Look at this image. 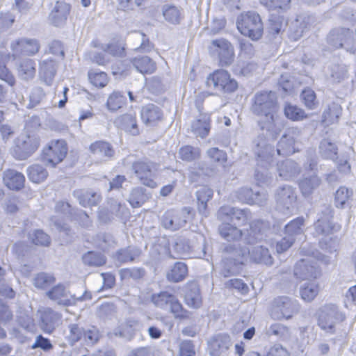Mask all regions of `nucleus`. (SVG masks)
Segmentation results:
<instances>
[{
	"label": "nucleus",
	"instance_id": "obj_1",
	"mask_svg": "<svg viewBox=\"0 0 356 356\" xmlns=\"http://www.w3.org/2000/svg\"><path fill=\"white\" fill-rule=\"evenodd\" d=\"M243 248L233 243H224L221 249L225 254L222 260L221 274L225 277L238 274L245 262L250 261L270 266L273 264V258L268 248L263 245H254Z\"/></svg>",
	"mask_w": 356,
	"mask_h": 356
},
{
	"label": "nucleus",
	"instance_id": "obj_2",
	"mask_svg": "<svg viewBox=\"0 0 356 356\" xmlns=\"http://www.w3.org/2000/svg\"><path fill=\"white\" fill-rule=\"evenodd\" d=\"M251 110L259 118L258 124L262 131L274 138L279 135L281 128L278 124L276 94L272 91L257 92L253 99Z\"/></svg>",
	"mask_w": 356,
	"mask_h": 356
},
{
	"label": "nucleus",
	"instance_id": "obj_3",
	"mask_svg": "<svg viewBox=\"0 0 356 356\" xmlns=\"http://www.w3.org/2000/svg\"><path fill=\"white\" fill-rule=\"evenodd\" d=\"M269 228V223L261 220H252L250 223V228L244 231L238 228L236 225L222 221L218 227V232L220 236L227 241L242 239L245 245H254L265 240Z\"/></svg>",
	"mask_w": 356,
	"mask_h": 356
},
{
	"label": "nucleus",
	"instance_id": "obj_4",
	"mask_svg": "<svg viewBox=\"0 0 356 356\" xmlns=\"http://www.w3.org/2000/svg\"><path fill=\"white\" fill-rule=\"evenodd\" d=\"M313 258L325 263H328L329 261L327 257L323 255L317 250L312 251L311 253H309L307 258L301 259L296 263L294 267V275L296 278L302 280L312 281L320 276L321 270L318 268L317 261H314Z\"/></svg>",
	"mask_w": 356,
	"mask_h": 356
},
{
	"label": "nucleus",
	"instance_id": "obj_5",
	"mask_svg": "<svg viewBox=\"0 0 356 356\" xmlns=\"http://www.w3.org/2000/svg\"><path fill=\"white\" fill-rule=\"evenodd\" d=\"M206 84L209 89L218 95L231 94L238 88V82L224 70H217L210 74Z\"/></svg>",
	"mask_w": 356,
	"mask_h": 356
},
{
	"label": "nucleus",
	"instance_id": "obj_6",
	"mask_svg": "<svg viewBox=\"0 0 356 356\" xmlns=\"http://www.w3.org/2000/svg\"><path fill=\"white\" fill-rule=\"evenodd\" d=\"M236 25L241 34L252 40H257L262 35L263 24L259 15L254 11L241 13L238 17Z\"/></svg>",
	"mask_w": 356,
	"mask_h": 356
},
{
	"label": "nucleus",
	"instance_id": "obj_7",
	"mask_svg": "<svg viewBox=\"0 0 356 356\" xmlns=\"http://www.w3.org/2000/svg\"><path fill=\"white\" fill-rule=\"evenodd\" d=\"M68 332L65 337L70 346L81 341L87 346H93L100 338L98 329L94 326L83 328L78 323H70L67 326Z\"/></svg>",
	"mask_w": 356,
	"mask_h": 356
},
{
	"label": "nucleus",
	"instance_id": "obj_8",
	"mask_svg": "<svg viewBox=\"0 0 356 356\" xmlns=\"http://www.w3.org/2000/svg\"><path fill=\"white\" fill-rule=\"evenodd\" d=\"M152 300L156 307L168 311L175 318L185 319L188 317V312L183 307L178 298L172 293L162 291L154 294Z\"/></svg>",
	"mask_w": 356,
	"mask_h": 356
},
{
	"label": "nucleus",
	"instance_id": "obj_9",
	"mask_svg": "<svg viewBox=\"0 0 356 356\" xmlns=\"http://www.w3.org/2000/svg\"><path fill=\"white\" fill-rule=\"evenodd\" d=\"M327 44L334 49L343 48L346 51L356 53V41L353 32L346 28L332 29L327 37Z\"/></svg>",
	"mask_w": 356,
	"mask_h": 356
},
{
	"label": "nucleus",
	"instance_id": "obj_10",
	"mask_svg": "<svg viewBox=\"0 0 356 356\" xmlns=\"http://www.w3.org/2000/svg\"><path fill=\"white\" fill-rule=\"evenodd\" d=\"M47 296L59 305L70 306L76 301H83L91 299V295L86 291L82 296L76 297L71 293L68 288L63 284H58L46 293Z\"/></svg>",
	"mask_w": 356,
	"mask_h": 356
},
{
	"label": "nucleus",
	"instance_id": "obj_11",
	"mask_svg": "<svg viewBox=\"0 0 356 356\" xmlns=\"http://www.w3.org/2000/svg\"><path fill=\"white\" fill-rule=\"evenodd\" d=\"M191 211L192 209L190 207H184L179 210H168L161 218V225L166 229L178 230L184 227L191 218Z\"/></svg>",
	"mask_w": 356,
	"mask_h": 356
},
{
	"label": "nucleus",
	"instance_id": "obj_12",
	"mask_svg": "<svg viewBox=\"0 0 356 356\" xmlns=\"http://www.w3.org/2000/svg\"><path fill=\"white\" fill-rule=\"evenodd\" d=\"M276 209L284 214L291 213L297 202L296 189L289 185H284L279 187L275 194Z\"/></svg>",
	"mask_w": 356,
	"mask_h": 356
},
{
	"label": "nucleus",
	"instance_id": "obj_13",
	"mask_svg": "<svg viewBox=\"0 0 356 356\" xmlns=\"http://www.w3.org/2000/svg\"><path fill=\"white\" fill-rule=\"evenodd\" d=\"M300 305L298 302L288 296H279L274 299L272 316L274 318L289 320L298 313Z\"/></svg>",
	"mask_w": 356,
	"mask_h": 356
},
{
	"label": "nucleus",
	"instance_id": "obj_14",
	"mask_svg": "<svg viewBox=\"0 0 356 356\" xmlns=\"http://www.w3.org/2000/svg\"><path fill=\"white\" fill-rule=\"evenodd\" d=\"M345 318L343 314L339 312L334 305H326L319 311L318 324L327 333L333 334L335 325Z\"/></svg>",
	"mask_w": 356,
	"mask_h": 356
},
{
	"label": "nucleus",
	"instance_id": "obj_15",
	"mask_svg": "<svg viewBox=\"0 0 356 356\" xmlns=\"http://www.w3.org/2000/svg\"><path fill=\"white\" fill-rule=\"evenodd\" d=\"M132 170L142 184L151 188L157 186L155 181L157 171L156 163L147 160L138 161L132 164Z\"/></svg>",
	"mask_w": 356,
	"mask_h": 356
},
{
	"label": "nucleus",
	"instance_id": "obj_16",
	"mask_svg": "<svg viewBox=\"0 0 356 356\" xmlns=\"http://www.w3.org/2000/svg\"><path fill=\"white\" fill-rule=\"evenodd\" d=\"M67 152V147L65 140H51L42 149V161L47 165L55 167L65 159Z\"/></svg>",
	"mask_w": 356,
	"mask_h": 356
},
{
	"label": "nucleus",
	"instance_id": "obj_17",
	"mask_svg": "<svg viewBox=\"0 0 356 356\" xmlns=\"http://www.w3.org/2000/svg\"><path fill=\"white\" fill-rule=\"evenodd\" d=\"M266 134V137L259 136L254 140V154L256 157L257 165L259 166H270L273 162V156L274 154L273 147L268 143V138L274 139Z\"/></svg>",
	"mask_w": 356,
	"mask_h": 356
},
{
	"label": "nucleus",
	"instance_id": "obj_18",
	"mask_svg": "<svg viewBox=\"0 0 356 356\" xmlns=\"http://www.w3.org/2000/svg\"><path fill=\"white\" fill-rule=\"evenodd\" d=\"M220 221L230 220L236 225H245L251 219V212L248 209H239L229 206L221 207L217 213Z\"/></svg>",
	"mask_w": 356,
	"mask_h": 356
},
{
	"label": "nucleus",
	"instance_id": "obj_19",
	"mask_svg": "<svg viewBox=\"0 0 356 356\" xmlns=\"http://www.w3.org/2000/svg\"><path fill=\"white\" fill-rule=\"evenodd\" d=\"M40 329L46 334H51L62 323V314L50 307L38 309Z\"/></svg>",
	"mask_w": 356,
	"mask_h": 356
},
{
	"label": "nucleus",
	"instance_id": "obj_20",
	"mask_svg": "<svg viewBox=\"0 0 356 356\" xmlns=\"http://www.w3.org/2000/svg\"><path fill=\"white\" fill-rule=\"evenodd\" d=\"M301 129L298 127L289 128L277 143V153L279 155H289L296 151V143L300 141Z\"/></svg>",
	"mask_w": 356,
	"mask_h": 356
},
{
	"label": "nucleus",
	"instance_id": "obj_21",
	"mask_svg": "<svg viewBox=\"0 0 356 356\" xmlns=\"http://www.w3.org/2000/svg\"><path fill=\"white\" fill-rule=\"evenodd\" d=\"M332 210L326 207L319 214L317 220L314 222L315 234L316 235H330L340 229V226L332 222Z\"/></svg>",
	"mask_w": 356,
	"mask_h": 356
},
{
	"label": "nucleus",
	"instance_id": "obj_22",
	"mask_svg": "<svg viewBox=\"0 0 356 356\" xmlns=\"http://www.w3.org/2000/svg\"><path fill=\"white\" fill-rule=\"evenodd\" d=\"M71 10L70 4L65 1L58 0L51 3L48 15L49 23L56 27H63L66 23Z\"/></svg>",
	"mask_w": 356,
	"mask_h": 356
},
{
	"label": "nucleus",
	"instance_id": "obj_23",
	"mask_svg": "<svg viewBox=\"0 0 356 356\" xmlns=\"http://www.w3.org/2000/svg\"><path fill=\"white\" fill-rule=\"evenodd\" d=\"M40 145V138L36 136L22 135L17 140L15 149V156L19 160H24L32 155Z\"/></svg>",
	"mask_w": 356,
	"mask_h": 356
},
{
	"label": "nucleus",
	"instance_id": "obj_24",
	"mask_svg": "<svg viewBox=\"0 0 356 356\" xmlns=\"http://www.w3.org/2000/svg\"><path fill=\"white\" fill-rule=\"evenodd\" d=\"M10 48L15 56H32L39 51L40 44L36 39L23 38L13 41Z\"/></svg>",
	"mask_w": 356,
	"mask_h": 356
},
{
	"label": "nucleus",
	"instance_id": "obj_25",
	"mask_svg": "<svg viewBox=\"0 0 356 356\" xmlns=\"http://www.w3.org/2000/svg\"><path fill=\"white\" fill-rule=\"evenodd\" d=\"M230 337L227 334L213 336L208 342V349L211 356H222L232 346Z\"/></svg>",
	"mask_w": 356,
	"mask_h": 356
},
{
	"label": "nucleus",
	"instance_id": "obj_26",
	"mask_svg": "<svg viewBox=\"0 0 356 356\" xmlns=\"http://www.w3.org/2000/svg\"><path fill=\"white\" fill-rule=\"evenodd\" d=\"M55 210L58 216L51 217V220L58 229L67 231L66 222L72 218L70 205L67 202H58L56 204Z\"/></svg>",
	"mask_w": 356,
	"mask_h": 356
},
{
	"label": "nucleus",
	"instance_id": "obj_27",
	"mask_svg": "<svg viewBox=\"0 0 356 356\" xmlns=\"http://www.w3.org/2000/svg\"><path fill=\"white\" fill-rule=\"evenodd\" d=\"M116 122L121 129L132 136H138L140 134L135 112L131 111L120 115L117 119Z\"/></svg>",
	"mask_w": 356,
	"mask_h": 356
},
{
	"label": "nucleus",
	"instance_id": "obj_28",
	"mask_svg": "<svg viewBox=\"0 0 356 356\" xmlns=\"http://www.w3.org/2000/svg\"><path fill=\"white\" fill-rule=\"evenodd\" d=\"M90 151L93 156L100 161H107L113 157L115 151L108 142L99 140L92 143Z\"/></svg>",
	"mask_w": 356,
	"mask_h": 356
},
{
	"label": "nucleus",
	"instance_id": "obj_29",
	"mask_svg": "<svg viewBox=\"0 0 356 356\" xmlns=\"http://www.w3.org/2000/svg\"><path fill=\"white\" fill-rule=\"evenodd\" d=\"M58 63L52 59L44 60L40 63L39 74L41 80L51 86L57 72Z\"/></svg>",
	"mask_w": 356,
	"mask_h": 356
},
{
	"label": "nucleus",
	"instance_id": "obj_30",
	"mask_svg": "<svg viewBox=\"0 0 356 356\" xmlns=\"http://www.w3.org/2000/svg\"><path fill=\"white\" fill-rule=\"evenodd\" d=\"M3 181L9 189L18 191L24 187L25 177L22 173L8 169L3 172Z\"/></svg>",
	"mask_w": 356,
	"mask_h": 356
},
{
	"label": "nucleus",
	"instance_id": "obj_31",
	"mask_svg": "<svg viewBox=\"0 0 356 356\" xmlns=\"http://www.w3.org/2000/svg\"><path fill=\"white\" fill-rule=\"evenodd\" d=\"M184 299L186 304L190 307L198 309L202 306V298L199 286L196 283L187 284Z\"/></svg>",
	"mask_w": 356,
	"mask_h": 356
},
{
	"label": "nucleus",
	"instance_id": "obj_32",
	"mask_svg": "<svg viewBox=\"0 0 356 356\" xmlns=\"http://www.w3.org/2000/svg\"><path fill=\"white\" fill-rule=\"evenodd\" d=\"M213 195V190L207 186H202L196 192L198 213L204 217L209 216L207 202L211 200Z\"/></svg>",
	"mask_w": 356,
	"mask_h": 356
},
{
	"label": "nucleus",
	"instance_id": "obj_33",
	"mask_svg": "<svg viewBox=\"0 0 356 356\" xmlns=\"http://www.w3.org/2000/svg\"><path fill=\"white\" fill-rule=\"evenodd\" d=\"M134 67L141 74H152L156 69V63L149 56H139L130 60Z\"/></svg>",
	"mask_w": 356,
	"mask_h": 356
},
{
	"label": "nucleus",
	"instance_id": "obj_34",
	"mask_svg": "<svg viewBox=\"0 0 356 356\" xmlns=\"http://www.w3.org/2000/svg\"><path fill=\"white\" fill-rule=\"evenodd\" d=\"M141 118L147 125H154L162 118V112L160 108L153 104H149L142 108Z\"/></svg>",
	"mask_w": 356,
	"mask_h": 356
},
{
	"label": "nucleus",
	"instance_id": "obj_35",
	"mask_svg": "<svg viewBox=\"0 0 356 356\" xmlns=\"http://www.w3.org/2000/svg\"><path fill=\"white\" fill-rule=\"evenodd\" d=\"M277 171L282 179L290 180L299 174L300 168L295 161L286 159L277 163Z\"/></svg>",
	"mask_w": 356,
	"mask_h": 356
},
{
	"label": "nucleus",
	"instance_id": "obj_36",
	"mask_svg": "<svg viewBox=\"0 0 356 356\" xmlns=\"http://www.w3.org/2000/svg\"><path fill=\"white\" fill-rule=\"evenodd\" d=\"M162 14L165 21L172 24H179L182 19L181 9L174 5H163Z\"/></svg>",
	"mask_w": 356,
	"mask_h": 356
},
{
	"label": "nucleus",
	"instance_id": "obj_37",
	"mask_svg": "<svg viewBox=\"0 0 356 356\" xmlns=\"http://www.w3.org/2000/svg\"><path fill=\"white\" fill-rule=\"evenodd\" d=\"M328 73L333 82L340 83L348 77V66L343 63H332L328 67Z\"/></svg>",
	"mask_w": 356,
	"mask_h": 356
},
{
	"label": "nucleus",
	"instance_id": "obj_38",
	"mask_svg": "<svg viewBox=\"0 0 356 356\" xmlns=\"http://www.w3.org/2000/svg\"><path fill=\"white\" fill-rule=\"evenodd\" d=\"M74 195L84 207L95 206L100 200V195L92 191H75Z\"/></svg>",
	"mask_w": 356,
	"mask_h": 356
},
{
	"label": "nucleus",
	"instance_id": "obj_39",
	"mask_svg": "<svg viewBox=\"0 0 356 356\" xmlns=\"http://www.w3.org/2000/svg\"><path fill=\"white\" fill-rule=\"evenodd\" d=\"M17 70L19 76L22 79L31 80L35 75V63L32 59H24L19 63Z\"/></svg>",
	"mask_w": 356,
	"mask_h": 356
},
{
	"label": "nucleus",
	"instance_id": "obj_40",
	"mask_svg": "<svg viewBox=\"0 0 356 356\" xmlns=\"http://www.w3.org/2000/svg\"><path fill=\"white\" fill-rule=\"evenodd\" d=\"M321 184V179L316 175L303 178L299 183L302 194L305 197L310 195Z\"/></svg>",
	"mask_w": 356,
	"mask_h": 356
},
{
	"label": "nucleus",
	"instance_id": "obj_41",
	"mask_svg": "<svg viewBox=\"0 0 356 356\" xmlns=\"http://www.w3.org/2000/svg\"><path fill=\"white\" fill-rule=\"evenodd\" d=\"M210 130V121L207 115H201L200 118L195 120L191 124V131L197 136L206 137Z\"/></svg>",
	"mask_w": 356,
	"mask_h": 356
},
{
	"label": "nucleus",
	"instance_id": "obj_42",
	"mask_svg": "<svg viewBox=\"0 0 356 356\" xmlns=\"http://www.w3.org/2000/svg\"><path fill=\"white\" fill-rule=\"evenodd\" d=\"M187 273V266L183 262L178 261L175 264L167 273V278L170 282H179L186 277Z\"/></svg>",
	"mask_w": 356,
	"mask_h": 356
},
{
	"label": "nucleus",
	"instance_id": "obj_43",
	"mask_svg": "<svg viewBox=\"0 0 356 356\" xmlns=\"http://www.w3.org/2000/svg\"><path fill=\"white\" fill-rule=\"evenodd\" d=\"M26 172L30 181L37 184L44 181L48 176L47 170L39 164H33L29 166Z\"/></svg>",
	"mask_w": 356,
	"mask_h": 356
},
{
	"label": "nucleus",
	"instance_id": "obj_44",
	"mask_svg": "<svg viewBox=\"0 0 356 356\" xmlns=\"http://www.w3.org/2000/svg\"><path fill=\"white\" fill-rule=\"evenodd\" d=\"M146 190L142 187L134 188L130 193L128 202L134 208L140 207L149 198Z\"/></svg>",
	"mask_w": 356,
	"mask_h": 356
},
{
	"label": "nucleus",
	"instance_id": "obj_45",
	"mask_svg": "<svg viewBox=\"0 0 356 356\" xmlns=\"http://www.w3.org/2000/svg\"><path fill=\"white\" fill-rule=\"evenodd\" d=\"M305 220L302 217H298L289 222L285 226V234L290 238L302 235L304 232Z\"/></svg>",
	"mask_w": 356,
	"mask_h": 356
},
{
	"label": "nucleus",
	"instance_id": "obj_46",
	"mask_svg": "<svg viewBox=\"0 0 356 356\" xmlns=\"http://www.w3.org/2000/svg\"><path fill=\"white\" fill-rule=\"evenodd\" d=\"M140 254L139 249L134 247H128L121 249L116 252L115 259L120 264L132 262Z\"/></svg>",
	"mask_w": 356,
	"mask_h": 356
},
{
	"label": "nucleus",
	"instance_id": "obj_47",
	"mask_svg": "<svg viewBox=\"0 0 356 356\" xmlns=\"http://www.w3.org/2000/svg\"><path fill=\"white\" fill-rule=\"evenodd\" d=\"M319 152L325 159L335 160L337 159V147L328 139H323L320 143Z\"/></svg>",
	"mask_w": 356,
	"mask_h": 356
},
{
	"label": "nucleus",
	"instance_id": "obj_48",
	"mask_svg": "<svg viewBox=\"0 0 356 356\" xmlns=\"http://www.w3.org/2000/svg\"><path fill=\"white\" fill-rule=\"evenodd\" d=\"M307 30V25L305 21L296 19L292 22L289 30V37L291 40L296 41L299 40Z\"/></svg>",
	"mask_w": 356,
	"mask_h": 356
},
{
	"label": "nucleus",
	"instance_id": "obj_49",
	"mask_svg": "<svg viewBox=\"0 0 356 356\" xmlns=\"http://www.w3.org/2000/svg\"><path fill=\"white\" fill-rule=\"evenodd\" d=\"M318 293V285L314 282L312 281L303 284L300 289L301 298L307 301L310 302L317 296Z\"/></svg>",
	"mask_w": 356,
	"mask_h": 356
},
{
	"label": "nucleus",
	"instance_id": "obj_50",
	"mask_svg": "<svg viewBox=\"0 0 356 356\" xmlns=\"http://www.w3.org/2000/svg\"><path fill=\"white\" fill-rule=\"evenodd\" d=\"M56 279L51 274L47 273H39L33 279V286L39 289H44L55 282Z\"/></svg>",
	"mask_w": 356,
	"mask_h": 356
},
{
	"label": "nucleus",
	"instance_id": "obj_51",
	"mask_svg": "<svg viewBox=\"0 0 356 356\" xmlns=\"http://www.w3.org/2000/svg\"><path fill=\"white\" fill-rule=\"evenodd\" d=\"M285 116L293 121L302 120L307 117L301 108L291 104H286L284 109Z\"/></svg>",
	"mask_w": 356,
	"mask_h": 356
},
{
	"label": "nucleus",
	"instance_id": "obj_52",
	"mask_svg": "<svg viewBox=\"0 0 356 356\" xmlns=\"http://www.w3.org/2000/svg\"><path fill=\"white\" fill-rule=\"evenodd\" d=\"M127 98L120 92L114 91L108 97L106 106L109 111H116L125 104Z\"/></svg>",
	"mask_w": 356,
	"mask_h": 356
},
{
	"label": "nucleus",
	"instance_id": "obj_53",
	"mask_svg": "<svg viewBox=\"0 0 356 356\" xmlns=\"http://www.w3.org/2000/svg\"><path fill=\"white\" fill-rule=\"evenodd\" d=\"M266 334L269 337L274 336L277 339L282 340L288 339L290 335L289 328L278 323L272 324L267 329Z\"/></svg>",
	"mask_w": 356,
	"mask_h": 356
},
{
	"label": "nucleus",
	"instance_id": "obj_54",
	"mask_svg": "<svg viewBox=\"0 0 356 356\" xmlns=\"http://www.w3.org/2000/svg\"><path fill=\"white\" fill-rule=\"evenodd\" d=\"M111 211L115 217L120 218H127L129 215V211L125 203L111 199L108 202Z\"/></svg>",
	"mask_w": 356,
	"mask_h": 356
},
{
	"label": "nucleus",
	"instance_id": "obj_55",
	"mask_svg": "<svg viewBox=\"0 0 356 356\" xmlns=\"http://www.w3.org/2000/svg\"><path fill=\"white\" fill-rule=\"evenodd\" d=\"M134 39L140 43V45L134 49L136 51L149 52L154 48V44L150 42L149 38L142 32H136Z\"/></svg>",
	"mask_w": 356,
	"mask_h": 356
},
{
	"label": "nucleus",
	"instance_id": "obj_56",
	"mask_svg": "<svg viewBox=\"0 0 356 356\" xmlns=\"http://www.w3.org/2000/svg\"><path fill=\"white\" fill-rule=\"evenodd\" d=\"M83 262L90 266H101L106 263L105 257L100 253L88 252L83 257Z\"/></svg>",
	"mask_w": 356,
	"mask_h": 356
},
{
	"label": "nucleus",
	"instance_id": "obj_57",
	"mask_svg": "<svg viewBox=\"0 0 356 356\" xmlns=\"http://www.w3.org/2000/svg\"><path fill=\"white\" fill-rule=\"evenodd\" d=\"M29 238L36 245L49 246L51 243L49 236L41 229H36L29 234Z\"/></svg>",
	"mask_w": 356,
	"mask_h": 356
},
{
	"label": "nucleus",
	"instance_id": "obj_58",
	"mask_svg": "<svg viewBox=\"0 0 356 356\" xmlns=\"http://www.w3.org/2000/svg\"><path fill=\"white\" fill-rule=\"evenodd\" d=\"M200 149L190 145H186L180 148L179 156L181 159L186 161H192L199 158Z\"/></svg>",
	"mask_w": 356,
	"mask_h": 356
},
{
	"label": "nucleus",
	"instance_id": "obj_59",
	"mask_svg": "<svg viewBox=\"0 0 356 356\" xmlns=\"http://www.w3.org/2000/svg\"><path fill=\"white\" fill-rule=\"evenodd\" d=\"M301 99L305 106L309 109L316 108L318 102L316 101V93L311 88H306L301 93Z\"/></svg>",
	"mask_w": 356,
	"mask_h": 356
},
{
	"label": "nucleus",
	"instance_id": "obj_60",
	"mask_svg": "<svg viewBox=\"0 0 356 356\" xmlns=\"http://www.w3.org/2000/svg\"><path fill=\"white\" fill-rule=\"evenodd\" d=\"M88 78L90 83L96 87L103 88L108 83L107 74L104 72L90 71Z\"/></svg>",
	"mask_w": 356,
	"mask_h": 356
},
{
	"label": "nucleus",
	"instance_id": "obj_61",
	"mask_svg": "<svg viewBox=\"0 0 356 356\" xmlns=\"http://www.w3.org/2000/svg\"><path fill=\"white\" fill-rule=\"evenodd\" d=\"M254 192L248 187H243L235 192L236 199L243 203L252 204V202H258V200H253L252 197Z\"/></svg>",
	"mask_w": 356,
	"mask_h": 356
},
{
	"label": "nucleus",
	"instance_id": "obj_62",
	"mask_svg": "<svg viewBox=\"0 0 356 356\" xmlns=\"http://www.w3.org/2000/svg\"><path fill=\"white\" fill-rule=\"evenodd\" d=\"M353 195L352 190L346 187H340L335 194V204L338 208H343L344 205Z\"/></svg>",
	"mask_w": 356,
	"mask_h": 356
},
{
	"label": "nucleus",
	"instance_id": "obj_63",
	"mask_svg": "<svg viewBox=\"0 0 356 356\" xmlns=\"http://www.w3.org/2000/svg\"><path fill=\"white\" fill-rule=\"evenodd\" d=\"M270 166L261 167L257 165L255 179L259 184H268L273 179L272 173L269 171Z\"/></svg>",
	"mask_w": 356,
	"mask_h": 356
},
{
	"label": "nucleus",
	"instance_id": "obj_64",
	"mask_svg": "<svg viewBox=\"0 0 356 356\" xmlns=\"http://www.w3.org/2000/svg\"><path fill=\"white\" fill-rule=\"evenodd\" d=\"M291 0H260V3L268 10H286Z\"/></svg>",
	"mask_w": 356,
	"mask_h": 356
}]
</instances>
